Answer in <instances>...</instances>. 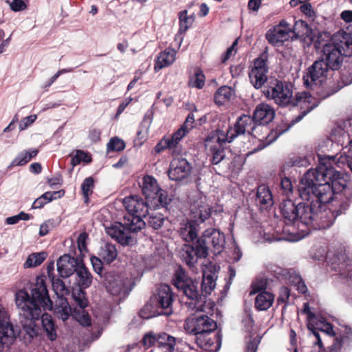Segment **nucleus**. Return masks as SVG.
Returning <instances> with one entry per match:
<instances>
[{
    "label": "nucleus",
    "instance_id": "680f3d73",
    "mask_svg": "<svg viewBox=\"0 0 352 352\" xmlns=\"http://www.w3.org/2000/svg\"><path fill=\"white\" fill-rule=\"evenodd\" d=\"M87 234L85 232L80 233L77 239L78 248L81 253L87 251L86 241Z\"/></svg>",
    "mask_w": 352,
    "mask_h": 352
},
{
    "label": "nucleus",
    "instance_id": "bf43d9fd",
    "mask_svg": "<svg viewBox=\"0 0 352 352\" xmlns=\"http://www.w3.org/2000/svg\"><path fill=\"white\" fill-rule=\"evenodd\" d=\"M64 195L63 190L54 191V192H46L41 195L42 199H44L46 201L47 204L50 201L56 199L57 198H60Z\"/></svg>",
    "mask_w": 352,
    "mask_h": 352
},
{
    "label": "nucleus",
    "instance_id": "09e8293b",
    "mask_svg": "<svg viewBox=\"0 0 352 352\" xmlns=\"http://www.w3.org/2000/svg\"><path fill=\"white\" fill-rule=\"evenodd\" d=\"M188 133L187 130L180 127L177 131L173 133L171 136L168 137L172 149L176 148L182 139Z\"/></svg>",
    "mask_w": 352,
    "mask_h": 352
},
{
    "label": "nucleus",
    "instance_id": "8fccbe9b",
    "mask_svg": "<svg viewBox=\"0 0 352 352\" xmlns=\"http://www.w3.org/2000/svg\"><path fill=\"white\" fill-rule=\"evenodd\" d=\"M73 298L77 306L83 310L88 305V300L85 298V293L82 288H79L73 292Z\"/></svg>",
    "mask_w": 352,
    "mask_h": 352
},
{
    "label": "nucleus",
    "instance_id": "c85d7f7f",
    "mask_svg": "<svg viewBox=\"0 0 352 352\" xmlns=\"http://www.w3.org/2000/svg\"><path fill=\"white\" fill-rule=\"evenodd\" d=\"M274 116V109L266 103L258 104L253 113V118L259 126L269 124L272 121Z\"/></svg>",
    "mask_w": 352,
    "mask_h": 352
},
{
    "label": "nucleus",
    "instance_id": "58836bf2",
    "mask_svg": "<svg viewBox=\"0 0 352 352\" xmlns=\"http://www.w3.org/2000/svg\"><path fill=\"white\" fill-rule=\"evenodd\" d=\"M234 95V91L228 86L221 87L216 91L214 98L215 103L221 105L229 101Z\"/></svg>",
    "mask_w": 352,
    "mask_h": 352
},
{
    "label": "nucleus",
    "instance_id": "c756f323",
    "mask_svg": "<svg viewBox=\"0 0 352 352\" xmlns=\"http://www.w3.org/2000/svg\"><path fill=\"white\" fill-rule=\"evenodd\" d=\"M352 344V328L345 326L341 331L340 336L335 339L334 342L329 348L328 352H340L342 349L344 351Z\"/></svg>",
    "mask_w": 352,
    "mask_h": 352
},
{
    "label": "nucleus",
    "instance_id": "b1692460",
    "mask_svg": "<svg viewBox=\"0 0 352 352\" xmlns=\"http://www.w3.org/2000/svg\"><path fill=\"white\" fill-rule=\"evenodd\" d=\"M129 282L127 278L122 275L109 273L105 278V286L112 295L125 294L129 292L127 285Z\"/></svg>",
    "mask_w": 352,
    "mask_h": 352
},
{
    "label": "nucleus",
    "instance_id": "cd10ccee",
    "mask_svg": "<svg viewBox=\"0 0 352 352\" xmlns=\"http://www.w3.org/2000/svg\"><path fill=\"white\" fill-rule=\"evenodd\" d=\"M81 261L69 254L61 256L57 261V270L62 278H67L76 270Z\"/></svg>",
    "mask_w": 352,
    "mask_h": 352
},
{
    "label": "nucleus",
    "instance_id": "6e6552de",
    "mask_svg": "<svg viewBox=\"0 0 352 352\" xmlns=\"http://www.w3.org/2000/svg\"><path fill=\"white\" fill-rule=\"evenodd\" d=\"M256 124L253 117L243 115L238 118L233 128L229 126L228 129L224 131H226V135L229 138V140L232 141H233L236 136L245 134V133L251 135L254 140H253L254 142H258V146L253 150V152H256L265 148L275 140V138L268 140L269 137L267 133L261 137L260 135L258 134V132L267 129L261 126H257Z\"/></svg>",
    "mask_w": 352,
    "mask_h": 352
},
{
    "label": "nucleus",
    "instance_id": "7ed1b4c3",
    "mask_svg": "<svg viewBox=\"0 0 352 352\" xmlns=\"http://www.w3.org/2000/svg\"><path fill=\"white\" fill-rule=\"evenodd\" d=\"M123 204L129 212L128 216L125 217L124 223H115L106 228V232L119 243L126 245L133 242L131 234L139 232L145 226L146 222L142 218L146 217L149 210H152L153 207L149 201L138 195L125 197Z\"/></svg>",
    "mask_w": 352,
    "mask_h": 352
},
{
    "label": "nucleus",
    "instance_id": "13d9d810",
    "mask_svg": "<svg viewBox=\"0 0 352 352\" xmlns=\"http://www.w3.org/2000/svg\"><path fill=\"white\" fill-rule=\"evenodd\" d=\"M6 3L9 4L10 9L14 12H20L27 8L26 4L23 0H13L12 1L7 0Z\"/></svg>",
    "mask_w": 352,
    "mask_h": 352
},
{
    "label": "nucleus",
    "instance_id": "9d476101",
    "mask_svg": "<svg viewBox=\"0 0 352 352\" xmlns=\"http://www.w3.org/2000/svg\"><path fill=\"white\" fill-rule=\"evenodd\" d=\"M312 197H316V204H318V210L311 228L315 230L327 229L332 226L334 219L339 215L344 213L349 207V200L346 198L340 204L338 208L333 210H327V204L322 202L320 195H313L309 199H302V200H309Z\"/></svg>",
    "mask_w": 352,
    "mask_h": 352
},
{
    "label": "nucleus",
    "instance_id": "e2e57ef3",
    "mask_svg": "<svg viewBox=\"0 0 352 352\" xmlns=\"http://www.w3.org/2000/svg\"><path fill=\"white\" fill-rule=\"evenodd\" d=\"M260 343V338L258 337L250 339L246 346V352H256Z\"/></svg>",
    "mask_w": 352,
    "mask_h": 352
},
{
    "label": "nucleus",
    "instance_id": "5701e85b",
    "mask_svg": "<svg viewBox=\"0 0 352 352\" xmlns=\"http://www.w3.org/2000/svg\"><path fill=\"white\" fill-rule=\"evenodd\" d=\"M190 170L191 166L185 158L179 157L172 160L168 173L170 179L181 181L190 175Z\"/></svg>",
    "mask_w": 352,
    "mask_h": 352
},
{
    "label": "nucleus",
    "instance_id": "c9c22d12",
    "mask_svg": "<svg viewBox=\"0 0 352 352\" xmlns=\"http://www.w3.org/2000/svg\"><path fill=\"white\" fill-rule=\"evenodd\" d=\"M77 276V282L80 288L89 287L92 281V276L81 261L74 272Z\"/></svg>",
    "mask_w": 352,
    "mask_h": 352
},
{
    "label": "nucleus",
    "instance_id": "4c0bfd02",
    "mask_svg": "<svg viewBox=\"0 0 352 352\" xmlns=\"http://www.w3.org/2000/svg\"><path fill=\"white\" fill-rule=\"evenodd\" d=\"M41 322L47 338L52 341L55 340L57 335L56 327L52 316L48 314H43L41 316Z\"/></svg>",
    "mask_w": 352,
    "mask_h": 352
},
{
    "label": "nucleus",
    "instance_id": "0e129e2a",
    "mask_svg": "<svg viewBox=\"0 0 352 352\" xmlns=\"http://www.w3.org/2000/svg\"><path fill=\"white\" fill-rule=\"evenodd\" d=\"M195 122V116L192 113H190L186 120L185 122L183 124V125L181 126L185 130H187V131L189 133L190 131L193 128V124Z\"/></svg>",
    "mask_w": 352,
    "mask_h": 352
},
{
    "label": "nucleus",
    "instance_id": "3c124183",
    "mask_svg": "<svg viewBox=\"0 0 352 352\" xmlns=\"http://www.w3.org/2000/svg\"><path fill=\"white\" fill-rule=\"evenodd\" d=\"M205 83V76L202 71L197 69L195 74L190 78L189 80V85L192 87L201 89Z\"/></svg>",
    "mask_w": 352,
    "mask_h": 352
},
{
    "label": "nucleus",
    "instance_id": "bb28decb",
    "mask_svg": "<svg viewBox=\"0 0 352 352\" xmlns=\"http://www.w3.org/2000/svg\"><path fill=\"white\" fill-rule=\"evenodd\" d=\"M195 340L197 345L205 351H217L221 347V337L213 332L200 334L196 336Z\"/></svg>",
    "mask_w": 352,
    "mask_h": 352
},
{
    "label": "nucleus",
    "instance_id": "a19ab883",
    "mask_svg": "<svg viewBox=\"0 0 352 352\" xmlns=\"http://www.w3.org/2000/svg\"><path fill=\"white\" fill-rule=\"evenodd\" d=\"M45 252H36L30 254L24 263L25 268H30L40 265L46 258Z\"/></svg>",
    "mask_w": 352,
    "mask_h": 352
},
{
    "label": "nucleus",
    "instance_id": "6e6d98bb",
    "mask_svg": "<svg viewBox=\"0 0 352 352\" xmlns=\"http://www.w3.org/2000/svg\"><path fill=\"white\" fill-rule=\"evenodd\" d=\"M166 149L172 150L168 137L165 136L156 144L154 148L155 153H160Z\"/></svg>",
    "mask_w": 352,
    "mask_h": 352
},
{
    "label": "nucleus",
    "instance_id": "0eeeda50",
    "mask_svg": "<svg viewBox=\"0 0 352 352\" xmlns=\"http://www.w3.org/2000/svg\"><path fill=\"white\" fill-rule=\"evenodd\" d=\"M329 69L324 60L319 59L316 60L303 75L305 86L314 91L322 99L333 95L340 89L334 87L331 80H327Z\"/></svg>",
    "mask_w": 352,
    "mask_h": 352
},
{
    "label": "nucleus",
    "instance_id": "338daca9",
    "mask_svg": "<svg viewBox=\"0 0 352 352\" xmlns=\"http://www.w3.org/2000/svg\"><path fill=\"white\" fill-rule=\"evenodd\" d=\"M76 319L83 326H89L91 324L90 316L88 314L85 313L84 310H82V314L79 315Z\"/></svg>",
    "mask_w": 352,
    "mask_h": 352
},
{
    "label": "nucleus",
    "instance_id": "423d86ee",
    "mask_svg": "<svg viewBox=\"0 0 352 352\" xmlns=\"http://www.w3.org/2000/svg\"><path fill=\"white\" fill-rule=\"evenodd\" d=\"M266 98L280 107L302 105L309 102L311 96L307 92L297 93L293 98L292 85L286 81L272 79L263 91Z\"/></svg>",
    "mask_w": 352,
    "mask_h": 352
},
{
    "label": "nucleus",
    "instance_id": "603ef678",
    "mask_svg": "<svg viewBox=\"0 0 352 352\" xmlns=\"http://www.w3.org/2000/svg\"><path fill=\"white\" fill-rule=\"evenodd\" d=\"M91 157L89 155L84 152L83 151L78 150L76 154L72 157L71 164L72 167H74L79 164L81 162L86 163L91 162Z\"/></svg>",
    "mask_w": 352,
    "mask_h": 352
},
{
    "label": "nucleus",
    "instance_id": "39448f33",
    "mask_svg": "<svg viewBox=\"0 0 352 352\" xmlns=\"http://www.w3.org/2000/svg\"><path fill=\"white\" fill-rule=\"evenodd\" d=\"M173 283L184 295L183 302L189 310L204 311L206 296L199 292L198 282L190 278L182 267L175 270Z\"/></svg>",
    "mask_w": 352,
    "mask_h": 352
},
{
    "label": "nucleus",
    "instance_id": "f03ea898",
    "mask_svg": "<svg viewBox=\"0 0 352 352\" xmlns=\"http://www.w3.org/2000/svg\"><path fill=\"white\" fill-rule=\"evenodd\" d=\"M16 305L19 309L22 329L21 333L29 340L37 336L35 320L41 315V308L52 310V301L50 300L45 284V277L37 276L31 288V296L24 289L16 293Z\"/></svg>",
    "mask_w": 352,
    "mask_h": 352
},
{
    "label": "nucleus",
    "instance_id": "4be33fe9",
    "mask_svg": "<svg viewBox=\"0 0 352 352\" xmlns=\"http://www.w3.org/2000/svg\"><path fill=\"white\" fill-rule=\"evenodd\" d=\"M307 327L309 331V337L311 340L312 344L315 346H318L320 350L322 347V343L320 331L328 335H331L333 333L332 325L327 322L323 318H321L316 322V325H314L312 322H309L307 324Z\"/></svg>",
    "mask_w": 352,
    "mask_h": 352
},
{
    "label": "nucleus",
    "instance_id": "1a4fd4ad",
    "mask_svg": "<svg viewBox=\"0 0 352 352\" xmlns=\"http://www.w3.org/2000/svg\"><path fill=\"white\" fill-rule=\"evenodd\" d=\"M193 220L181 223L179 233L182 239L188 243L196 241L199 238V223H204L211 214V207L201 197L190 205Z\"/></svg>",
    "mask_w": 352,
    "mask_h": 352
},
{
    "label": "nucleus",
    "instance_id": "69168bd1",
    "mask_svg": "<svg viewBox=\"0 0 352 352\" xmlns=\"http://www.w3.org/2000/svg\"><path fill=\"white\" fill-rule=\"evenodd\" d=\"M91 263L92 264L94 270L98 274L102 271V263L100 258L96 256L91 258Z\"/></svg>",
    "mask_w": 352,
    "mask_h": 352
},
{
    "label": "nucleus",
    "instance_id": "052dcab7",
    "mask_svg": "<svg viewBox=\"0 0 352 352\" xmlns=\"http://www.w3.org/2000/svg\"><path fill=\"white\" fill-rule=\"evenodd\" d=\"M37 116L36 115H31L23 118L19 124L20 131L26 129L29 126L33 124L36 120Z\"/></svg>",
    "mask_w": 352,
    "mask_h": 352
},
{
    "label": "nucleus",
    "instance_id": "f8f14e48",
    "mask_svg": "<svg viewBox=\"0 0 352 352\" xmlns=\"http://www.w3.org/2000/svg\"><path fill=\"white\" fill-rule=\"evenodd\" d=\"M140 186L142 194L145 196V199L151 202V206L153 209L166 206L170 199L165 190L160 188L157 180L151 175L143 177Z\"/></svg>",
    "mask_w": 352,
    "mask_h": 352
},
{
    "label": "nucleus",
    "instance_id": "412c9836",
    "mask_svg": "<svg viewBox=\"0 0 352 352\" xmlns=\"http://www.w3.org/2000/svg\"><path fill=\"white\" fill-rule=\"evenodd\" d=\"M195 246L184 245L180 251L182 259L189 266L193 267L199 258L207 256L206 249L201 245L198 240L194 243Z\"/></svg>",
    "mask_w": 352,
    "mask_h": 352
},
{
    "label": "nucleus",
    "instance_id": "6ab92c4d",
    "mask_svg": "<svg viewBox=\"0 0 352 352\" xmlns=\"http://www.w3.org/2000/svg\"><path fill=\"white\" fill-rule=\"evenodd\" d=\"M345 56L352 55V24L335 33L329 40Z\"/></svg>",
    "mask_w": 352,
    "mask_h": 352
},
{
    "label": "nucleus",
    "instance_id": "49530a36",
    "mask_svg": "<svg viewBox=\"0 0 352 352\" xmlns=\"http://www.w3.org/2000/svg\"><path fill=\"white\" fill-rule=\"evenodd\" d=\"M94 188V179L91 177H87L84 179L82 185L81 190L84 197L85 203H88L89 199V195L93 192Z\"/></svg>",
    "mask_w": 352,
    "mask_h": 352
},
{
    "label": "nucleus",
    "instance_id": "a211bd4d",
    "mask_svg": "<svg viewBox=\"0 0 352 352\" xmlns=\"http://www.w3.org/2000/svg\"><path fill=\"white\" fill-rule=\"evenodd\" d=\"M16 336V331L10 322L7 312L0 307V351L4 346H10L14 342Z\"/></svg>",
    "mask_w": 352,
    "mask_h": 352
},
{
    "label": "nucleus",
    "instance_id": "774afa93",
    "mask_svg": "<svg viewBox=\"0 0 352 352\" xmlns=\"http://www.w3.org/2000/svg\"><path fill=\"white\" fill-rule=\"evenodd\" d=\"M300 11L308 16H314V11L312 6L309 3H305L300 6Z\"/></svg>",
    "mask_w": 352,
    "mask_h": 352
},
{
    "label": "nucleus",
    "instance_id": "72a5a7b5",
    "mask_svg": "<svg viewBox=\"0 0 352 352\" xmlns=\"http://www.w3.org/2000/svg\"><path fill=\"white\" fill-rule=\"evenodd\" d=\"M177 344V339L170 334L161 332L158 333L157 347L164 352H174Z\"/></svg>",
    "mask_w": 352,
    "mask_h": 352
},
{
    "label": "nucleus",
    "instance_id": "ea45409f",
    "mask_svg": "<svg viewBox=\"0 0 352 352\" xmlns=\"http://www.w3.org/2000/svg\"><path fill=\"white\" fill-rule=\"evenodd\" d=\"M148 217L146 220L147 224L155 230H158L162 227L166 220L164 216L156 211H151L147 213Z\"/></svg>",
    "mask_w": 352,
    "mask_h": 352
},
{
    "label": "nucleus",
    "instance_id": "393cba45",
    "mask_svg": "<svg viewBox=\"0 0 352 352\" xmlns=\"http://www.w3.org/2000/svg\"><path fill=\"white\" fill-rule=\"evenodd\" d=\"M155 298L158 306L164 310L161 314L170 315L172 314L173 294L169 285L166 284L161 285L157 289V294Z\"/></svg>",
    "mask_w": 352,
    "mask_h": 352
},
{
    "label": "nucleus",
    "instance_id": "2f4dec72",
    "mask_svg": "<svg viewBox=\"0 0 352 352\" xmlns=\"http://www.w3.org/2000/svg\"><path fill=\"white\" fill-rule=\"evenodd\" d=\"M256 204L261 210H267L274 204L272 192L266 185H261L257 188Z\"/></svg>",
    "mask_w": 352,
    "mask_h": 352
},
{
    "label": "nucleus",
    "instance_id": "473e14b6",
    "mask_svg": "<svg viewBox=\"0 0 352 352\" xmlns=\"http://www.w3.org/2000/svg\"><path fill=\"white\" fill-rule=\"evenodd\" d=\"M176 52L173 49H166L157 56L154 65L155 72L171 65L175 60Z\"/></svg>",
    "mask_w": 352,
    "mask_h": 352
},
{
    "label": "nucleus",
    "instance_id": "f3484780",
    "mask_svg": "<svg viewBox=\"0 0 352 352\" xmlns=\"http://www.w3.org/2000/svg\"><path fill=\"white\" fill-rule=\"evenodd\" d=\"M217 328V323L206 315L192 318L186 322L187 331L196 336L212 333Z\"/></svg>",
    "mask_w": 352,
    "mask_h": 352
},
{
    "label": "nucleus",
    "instance_id": "e433bc0d",
    "mask_svg": "<svg viewBox=\"0 0 352 352\" xmlns=\"http://www.w3.org/2000/svg\"><path fill=\"white\" fill-rule=\"evenodd\" d=\"M99 256L107 263H111L118 256V250L116 245L107 243L100 250Z\"/></svg>",
    "mask_w": 352,
    "mask_h": 352
},
{
    "label": "nucleus",
    "instance_id": "9b49d317",
    "mask_svg": "<svg viewBox=\"0 0 352 352\" xmlns=\"http://www.w3.org/2000/svg\"><path fill=\"white\" fill-rule=\"evenodd\" d=\"M309 28L303 21H296L294 30L289 25L286 21L282 20L279 24L270 29L266 34V38L272 45L283 43L290 38V34L294 33L296 36L300 37L307 34Z\"/></svg>",
    "mask_w": 352,
    "mask_h": 352
},
{
    "label": "nucleus",
    "instance_id": "a878e982",
    "mask_svg": "<svg viewBox=\"0 0 352 352\" xmlns=\"http://www.w3.org/2000/svg\"><path fill=\"white\" fill-rule=\"evenodd\" d=\"M263 287H259L258 283H254L252 286L250 295L259 292L255 299V307L259 311H266L270 308L274 300V296L269 292L262 291Z\"/></svg>",
    "mask_w": 352,
    "mask_h": 352
},
{
    "label": "nucleus",
    "instance_id": "c03bdc74",
    "mask_svg": "<svg viewBox=\"0 0 352 352\" xmlns=\"http://www.w3.org/2000/svg\"><path fill=\"white\" fill-rule=\"evenodd\" d=\"M52 285L53 290L56 296L61 299L69 294V289L65 286L64 282L60 278H52Z\"/></svg>",
    "mask_w": 352,
    "mask_h": 352
},
{
    "label": "nucleus",
    "instance_id": "f704fd0d",
    "mask_svg": "<svg viewBox=\"0 0 352 352\" xmlns=\"http://www.w3.org/2000/svg\"><path fill=\"white\" fill-rule=\"evenodd\" d=\"M38 150L36 148H31L25 150L19 153L17 156L12 160L10 164L8 166V169L10 170L15 166H24L29 162L33 157L36 156Z\"/></svg>",
    "mask_w": 352,
    "mask_h": 352
},
{
    "label": "nucleus",
    "instance_id": "aec40b11",
    "mask_svg": "<svg viewBox=\"0 0 352 352\" xmlns=\"http://www.w3.org/2000/svg\"><path fill=\"white\" fill-rule=\"evenodd\" d=\"M344 56L345 55L329 41L323 45L321 58L320 60H324L325 65L329 69L336 70L340 68Z\"/></svg>",
    "mask_w": 352,
    "mask_h": 352
},
{
    "label": "nucleus",
    "instance_id": "de8ad7c7",
    "mask_svg": "<svg viewBox=\"0 0 352 352\" xmlns=\"http://www.w3.org/2000/svg\"><path fill=\"white\" fill-rule=\"evenodd\" d=\"M60 301L61 306L56 308L55 313L58 318L65 322L70 316L71 308L65 299H61Z\"/></svg>",
    "mask_w": 352,
    "mask_h": 352
},
{
    "label": "nucleus",
    "instance_id": "4d7b16f0",
    "mask_svg": "<svg viewBox=\"0 0 352 352\" xmlns=\"http://www.w3.org/2000/svg\"><path fill=\"white\" fill-rule=\"evenodd\" d=\"M280 186L283 190V193L285 194L287 197H288L289 194L292 193L293 186L290 179L287 177L283 178L280 181Z\"/></svg>",
    "mask_w": 352,
    "mask_h": 352
},
{
    "label": "nucleus",
    "instance_id": "79ce46f5",
    "mask_svg": "<svg viewBox=\"0 0 352 352\" xmlns=\"http://www.w3.org/2000/svg\"><path fill=\"white\" fill-rule=\"evenodd\" d=\"M328 161H331L333 164H337L338 166L341 165L346 166L352 171V155H331L325 157Z\"/></svg>",
    "mask_w": 352,
    "mask_h": 352
},
{
    "label": "nucleus",
    "instance_id": "7c9ffc66",
    "mask_svg": "<svg viewBox=\"0 0 352 352\" xmlns=\"http://www.w3.org/2000/svg\"><path fill=\"white\" fill-rule=\"evenodd\" d=\"M331 140L332 142H337L338 144L343 146L345 142L347 143L343 147L342 155H352V139H350V135L348 132L345 131L344 129L336 127L332 131L331 135Z\"/></svg>",
    "mask_w": 352,
    "mask_h": 352
},
{
    "label": "nucleus",
    "instance_id": "20e7f679",
    "mask_svg": "<svg viewBox=\"0 0 352 352\" xmlns=\"http://www.w3.org/2000/svg\"><path fill=\"white\" fill-rule=\"evenodd\" d=\"M305 201L306 202L296 204L289 198L283 199L280 204V210L286 224L299 226L300 223L312 226L318 210L316 197Z\"/></svg>",
    "mask_w": 352,
    "mask_h": 352
},
{
    "label": "nucleus",
    "instance_id": "a18cd8bd",
    "mask_svg": "<svg viewBox=\"0 0 352 352\" xmlns=\"http://www.w3.org/2000/svg\"><path fill=\"white\" fill-rule=\"evenodd\" d=\"M216 282L213 275L211 273L204 274L201 282V290L206 294H210L212 291L215 288Z\"/></svg>",
    "mask_w": 352,
    "mask_h": 352
},
{
    "label": "nucleus",
    "instance_id": "2eb2a0df",
    "mask_svg": "<svg viewBox=\"0 0 352 352\" xmlns=\"http://www.w3.org/2000/svg\"><path fill=\"white\" fill-rule=\"evenodd\" d=\"M198 242L203 248H207V255L209 251L217 255L223 251L226 240L223 233L215 228H208L198 239Z\"/></svg>",
    "mask_w": 352,
    "mask_h": 352
},
{
    "label": "nucleus",
    "instance_id": "f257e3e1",
    "mask_svg": "<svg viewBox=\"0 0 352 352\" xmlns=\"http://www.w3.org/2000/svg\"><path fill=\"white\" fill-rule=\"evenodd\" d=\"M333 162L327 159L320 160L319 166L308 170L301 179L298 192L302 199H309L311 195H318L322 202H329L333 194L344 192L346 196L347 179L344 174L333 167Z\"/></svg>",
    "mask_w": 352,
    "mask_h": 352
},
{
    "label": "nucleus",
    "instance_id": "37998d69",
    "mask_svg": "<svg viewBox=\"0 0 352 352\" xmlns=\"http://www.w3.org/2000/svg\"><path fill=\"white\" fill-rule=\"evenodd\" d=\"M187 10H183L179 14V28L177 36L184 34L194 21V19L192 16H187Z\"/></svg>",
    "mask_w": 352,
    "mask_h": 352
},
{
    "label": "nucleus",
    "instance_id": "5fc2aeb1",
    "mask_svg": "<svg viewBox=\"0 0 352 352\" xmlns=\"http://www.w3.org/2000/svg\"><path fill=\"white\" fill-rule=\"evenodd\" d=\"M142 344L149 348L158 342V333H155L153 331H150L146 333L142 338Z\"/></svg>",
    "mask_w": 352,
    "mask_h": 352
},
{
    "label": "nucleus",
    "instance_id": "dca6fc26",
    "mask_svg": "<svg viewBox=\"0 0 352 352\" xmlns=\"http://www.w3.org/2000/svg\"><path fill=\"white\" fill-rule=\"evenodd\" d=\"M267 54L262 53L254 60L253 66L248 76L251 84L255 89H260L267 80L268 66L267 65Z\"/></svg>",
    "mask_w": 352,
    "mask_h": 352
},
{
    "label": "nucleus",
    "instance_id": "4468645a",
    "mask_svg": "<svg viewBox=\"0 0 352 352\" xmlns=\"http://www.w3.org/2000/svg\"><path fill=\"white\" fill-rule=\"evenodd\" d=\"M327 257L329 268L345 278L349 284H352V258L345 252L328 254Z\"/></svg>",
    "mask_w": 352,
    "mask_h": 352
},
{
    "label": "nucleus",
    "instance_id": "864d4df0",
    "mask_svg": "<svg viewBox=\"0 0 352 352\" xmlns=\"http://www.w3.org/2000/svg\"><path fill=\"white\" fill-rule=\"evenodd\" d=\"M125 148L124 141L117 137L110 139L107 144V151H121Z\"/></svg>",
    "mask_w": 352,
    "mask_h": 352
},
{
    "label": "nucleus",
    "instance_id": "ddd939ff",
    "mask_svg": "<svg viewBox=\"0 0 352 352\" xmlns=\"http://www.w3.org/2000/svg\"><path fill=\"white\" fill-rule=\"evenodd\" d=\"M231 142L223 129H217L208 135L204 146L208 154L212 156L211 162L213 164H219L225 158L224 144Z\"/></svg>",
    "mask_w": 352,
    "mask_h": 352
}]
</instances>
